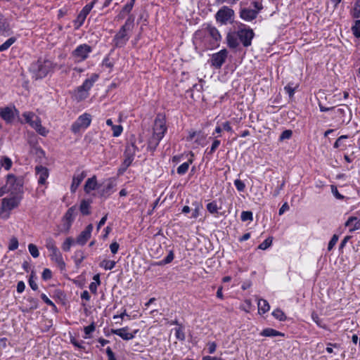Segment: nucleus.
<instances>
[{
    "label": "nucleus",
    "mask_w": 360,
    "mask_h": 360,
    "mask_svg": "<svg viewBox=\"0 0 360 360\" xmlns=\"http://www.w3.org/2000/svg\"><path fill=\"white\" fill-rule=\"evenodd\" d=\"M106 354L108 357V360H117L115 357V354L110 347L106 348Z\"/></svg>",
    "instance_id": "nucleus-64"
},
{
    "label": "nucleus",
    "mask_w": 360,
    "mask_h": 360,
    "mask_svg": "<svg viewBox=\"0 0 360 360\" xmlns=\"http://www.w3.org/2000/svg\"><path fill=\"white\" fill-rule=\"evenodd\" d=\"M42 300L49 306L55 307L54 303L44 293L41 295Z\"/></svg>",
    "instance_id": "nucleus-60"
},
{
    "label": "nucleus",
    "mask_w": 360,
    "mask_h": 360,
    "mask_svg": "<svg viewBox=\"0 0 360 360\" xmlns=\"http://www.w3.org/2000/svg\"><path fill=\"white\" fill-rule=\"evenodd\" d=\"M85 255L83 251L77 250L74 255V259L76 266H79L83 260L85 259Z\"/></svg>",
    "instance_id": "nucleus-30"
},
{
    "label": "nucleus",
    "mask_w": 360,
    "mask_h": 360,
    "mask_svg": "<svg viewBox=\"0 0 360 360\" xmlns=\"http://www.w3.org/2000/svg\"><path fill=\"white\" fill-rule=\"evenodd\" d=\"M233 16V10L226 6H222L215 14L217 22L221 25H226L232 22Z\"/></svg>",
    "instance_id": "nucleus-6"
},
{
    "label": "nucleus",
    "mask_w": 360,
    "mask_h": 360,
    "mask_svg": "<svg viewBox=\"0 0 360 360\" xmlns=\"http://www.w3.org/2000/svg\"><path fill=\"white\" fill-rule=\"evenodd\" d=\"M52 276V272L49 269H44L42 272V278L44 280H49Z\"/></svg>",
    "instance_id": "nucleus-57"
},
{
    "label": "nucleus",
    "mask_w": 360,
    "mask_h": 360,
    "mask_svg": "<svg viewBox=\"0 0 360 360\" xmlns=\"http://www.w3.org/2000/svg\"><path fill=\"white\" fill-rule=\"evenodd\" d=\"M345 225L349 228V232H353L360 229V219H358L356 217H350Z\"/></svg>",
    "instance_id": "nucleus-22"
},
{
    "label": "nucleus",
    "mask_w": 360,
    "mask_h": 360,
    "mask_svg": "<svg viewBox=\"0 0 360 360\" xmlns=\"http://www.w3.org/2000/svg\"><path fill=\"white\" fill-rule=\"evenodd\" d=\"M128 330V327H124L119 329H112L111 333L120 336L124 340H130L135 337V335L138 333L139 330H134L132 333H129Z\"/></svg>",
    "instance_id": "nucleus-13"
},
{
    "label": "nucleus",
    "mask_w": 360,
    "mask_h": 360,
    "mask_svg": "<svg viewBox=\"0 0 360 360\" xmlns=\"http://www.w3.org/2000/svg\"><path fill=\"white\" fill-rule=\"evenodd\" d=\"M338 240V236L337 235L334 234L328 243V251H330L333 248V247L337 243Z\"/></svg>",
    "instance_id": "nucleus-51"
},
{
    "label": "nucleus",
    "mask_w": 360,
    "mask_h": 360,
    "mask_svg": "<svg viewBox=\"0 0 360 360\" xmlns=\"http://www.w3.org/2000/svg\"><path fill=\"white\" fill-rule=\"evenodd\" d=\"M19 203L20 198L16 196L10 198H4L1 202V212L11 211L17 207Z\"/></svg>",
    "instance_id": "nucleus-12"
},
{
    "label": "nucleus",
    "mask_w": 360,
    "mask_h": 360,
    "mask_svg": "<svg viewBox=\"0 0 360 360\" xmlns=\"http://www.w3.org/2000/svg\"><path fill=\"white\" fill-rule=\"evenodd\" d=\"M96 329V325L94 322H92L89 326L84 327V331L85 333L84 338H89V335L93 333Z\"/></svg>",
    "instance_id": "nucleus-41"
},
{
    "label": "nucleus",
    "mask_w": 360,
    "mask_h": 360,
    "mask_svg": "<svg viewBox=\"0 0 360 360\" xmlns=\"http://www.w3.org/2000/svg\"><path fill=\"white\" fill-rule=\"evenodd\" d=\"M30 126L34 129L40 135L44 136H46L48 131L41 125V120L37 115H36Z\"/></svg>",
    "instance_id": "nucleus-18"
},
{
    "label": "nucleus",
    "mask_w": 360,
    "mask_h": 360,
    "mask_svg": "<svg viewBox=\"0 0 360 360\" xmlns=\"http://www.w3.org/2000/svg\"><path fill=\"white\" fill-rule=\"evenodd\" d=\"M98 79V75L94 73L89 78L86 79L80 86L78 87V93L81 94L79 96L80 99H82L87 96L88 91L92 87Z\"/></svg>",
    "instance_id": "nucleus-10"
},
{
    "label": "nucleus",
    "mask_w": 360,
    "mask_h": 360,
    "mask_svg": "<svg viewBox=\"0 0 360 360\" xmlns=\"http://www.w3.org/2000/svg\"><path fill=\"white\" fill-rule=\"evenodd\" d=\"M174 256L173 252L169 251L168 255L165 259H163L162 260H161L158 262H156L155 264L159 265V266L167 264L172 262V261L174 259Z\"/></svg>",
    "instance_id": "nucleus-32"
},
{
    "label": "nucleus",
    "mask_w": 360,
    "mask_h": 360,
    "mask_svg": "<svg viewBox=\"0 0 360 360\" xmlns=\"http://www.w3.org/2000/svg\"><path fill=\"white\" fill-rule=\"evenodd\" d=\"M93 228L94 226L91 224H89L86 229L78 236L76 240V243L80 245H85L91 236Z\"/></svg>",
    "instance_id": "nucleus-14"
},
{
    "label": "nucleus",
    "mask_w": 360,
    "mask_h": 360,
    "mask_svg": "<svg viewBox=\"0 0 360 360\" xmlns=\"http://www.w3.org/2000/svg\"><path fill=\"white\" fill-rule=\"evenodd\" d=\"M16 41L15 37H11L8 39L4 44L0 46V51H4L13 44Z\"/></svg>",
    "instance_id": "nucleus-33"
},
{
    "label": "nucleus",
    "mask_w": 360,
    "mask_h": 360,
    "mask_svg": "<svg viewBox=\"0 0 360 360\" xmlns=\"http://www.w3.org/2000/svg\"><path fill=\"white\" fill-rule=\"evenodd\" d=\"M86 16V14L82 13V11L79 12L77 18L74 20L75 28L76 30L79 29L84 24Z\"/></svg>",
    "instance_id": "nucleus-29"
},
{
    "label": "nucleus",
    "mask_w": 360,
    "mask_h": 360,
    "mask_svg": "<svg viewBox=\"0 0 360 360\" xmlns=\"http://www.w3.org/2000/svg\"><path fill=\"white\" fill-rule=\"evenodd\" d=\"M18 244L19 243H18V240L17 238H15V237L11 238L9 241L8 250H16L18 248Z\"/></svg>",
    "instance_id": "nucleus-47"
},
{
    "label": "nucleus",
    "mask_w": 360,
    "mask_h": 360,
    "mask_svg": "<svg viewBox=\"0 0 360 360\" xmlns=\"http://www.w3.org/2000/svg\"><path fill=\"white\" fill-rule=\"evenodd\" d=\"M175 335L177 339L184 340L185 339V335L181 328H175Z\"/></svg>",
    "instance_id": "nucleus-56"
},
{
    "label": "nucleus",
    "mask_w": 360,
    "mask_h": 360,
    "mask_svg": "<svg viewBox=\"0 0 360 360\" xmlns=\"http://www.w3.org/2000/svg\"><path fill=\"white\" fill-rule=\"evenodd\" d=\"M74 240L72 238H67L62 245V249L65 252H68L70 250Z\"/></svg>",
    "instance_id": "nucleus-38"
},
{
    "label": "nucleus",
    "mask_w": 360,
    "mask_h": 360,
    "mask_svg": "<svg viewBox=\"0 0 360 360\" xmlns=\"http://www.w3.org/2000/svg\"><path fill=\"white\" fill-rule=\"evenodd\" d=\"M112 130L113 132L112 133L113 136L117 137L121 135V134L123 131V127L122 125H114L112 127Z\"/></svg>",
    "instance_id": "nucleus-50"
},
{
    "label": "nucleus",
    "mask_w": 360,
    "mask_h": 360,
    "mask_svg": "<svg viewBox=\"0 0 360 360\" xmlns=\"http://www.w3.org/2000/svg\"><path fill=\"white\" fill-rule=\"evenodd\" d=\"M35 172L38 178L39 184L44 185L47 178L49 177L48 169L44 166L38 165L35 167Z\"/></svg>",
    "instance_id": "nucleus-15"
},
{
    "label": "nucleus",
    "mask_w": 360,
    "mask_h": 360,
    "mask_svg": "<svg viewBox=\"0 0 360 360\" xmlns=\"http://www.w3.org/2000/svg\"><path fill=\"white\" fill-rule=\"evenodd\" d=\"M284 90L289 95L290 97H292L295 94V88L292 87L290 84L284 87Z\"/></svg>",
    "instance_id": "nucleus-59"
},
{
    "label": "nucleus",
    "mask_w": 360,
    "mask_h": 360,
    "mask_svg": "<svg viewBox=\"0 0 360 360\" xmlns=\"http://www.w3.org/2000/svg\"><path fill=\"white\" fill-rule=\"evenodd\" d=\"M116 262L115 261L103 259L100 263V266L105 270H111L115 266Z\"/></svg>",
    "instance_id": "nucleus-31"
},
{
    "label": "nucleus",
    "mask_w": 360,
    "mask_h": 360,
    "mask_svg": "<svg viewBox=\"0 0 360 360\" xmlns=\"http://www.w3.org/2000/svg\"><path fill=\"white\" fill-rule=\"evenodd\" d=\"M86 173L84 171L81 172L80 173H75L72 178V182L70 186V191L72 193H75L82 181L86 177Z\"/></svg>",
    "instance_id": "nucleus-16"
},
{
    "label": "nucleus",
    "mask_w": 360,
    "mask_h": 360,
    "mask_svg": "<svg viewBox=\"0 0 360 360\" xmlns=\"http://www.w3.org/2000/svg\"><path fill=\"white\" fill-rule=\"evenodd\" d=\"M354 35L356 37H360V20L355 21L354 25L352 27Z\"/></svg>",
    "instance_id": "nucleus-44"
},
{
    "label": "nucleus",
    "mask_w": 360,
    "mask_h": 360,
    "mask_svg": "<svg viewBox=\"0 0 360 360\" xmlns=\"http://www.w3.org/2000/svg\"><path fill=\"white\" fill-rule=\"evenodd\" d=\"M257 15V11L251 8H243L240 11V16L246 21L254 20Z\"/></svg>",
    "instance_id": "nucleus-19"
},
{
    "label": "nucleus",
    "mask_w": 360,
    "mask_h": 360,
    "mask_svg": "<svg viewBox=\"0 0 360 360\" xmlns=\"http://www.w3.org/2000/svg\"><path fill=\"white\" fill-rule=\"evenodd\" d=\"M46 248L50 252V257L52 261L56 262L60 269H64L65 263L63 259L62 254L56 245V242L51 238L46 240Z\"/></svg>",
    "instance_id": "nucleus-5"
},
{
    "label": "nucleus",
    "mask_w": 360,
    "mask_h": 360,
    "mask_svg": "<svg viewBox=\"0 0 360 360\" xmlns=\"http://www.w3.org/2000/svg\"><path fill=\"white\" fill-rule=\"evenodd\" d=\"M91 122V115L88 113H84L82 115H80L77 119V120L72 124L71 129L75 134H77L82 129H86L90 125Z\"/></svg>",
    "instance_id": "nucleus-7"
},
{
    "label": "nucleus",
    "mask_w": 360,
    "mask_h": 360,
    "mask_svg": "<svg viewBox=\"0 0 360 360\" xmlns=\"http://www.w3.org/2000/svg\"><path fill=\"white\" fill-rule=\"evenodd\" d=\"M119 248L120 245L117 242H113L110 245V251L113 255L117 252Z\"/></svg>",
    "instance_id": "nucleus-61"
},
{
    "label": "nucleus",
    "mask_w": 360,
    "mask_h": 360,
    "mask_svg": "<svg viewBox=\"0 0 360 360\" xmlns=\"http://www.w3.org/2000/svg\"><path fill=\"white\" fill-rule=\"evenodd\" d=\"M133 6H134V4L133 2H129L128 4H127L123 8H122V11L120 12V15H118V17L120 18H123L124 17V14L125 13H129L131 12V11L132 10L133 8Z\"/></svg>",
    "instance_id": "nucleus-37"
},
{
    "label": "nucleus",
    "mask_w": 360,
    "mask_h": 360,
    "mask_svg": "<svg viewBox=\"0 0 360 360\" xmlns=\"http://www.w3.org/2000/svg\"><path fill=\"white\" fill-rule=\"evenodd\" d=\"M228 55L226 49H222L220 51L214 53L212 56V65L216 68H220L224 63Z\"/></svg>",
    "instance_id": "nucleus-11"
},
{
    "label": "nucleus",
    "mask_w": 360,
    "mask_h": 360,
    "mask_svg": "<svg viewBox=\"0 0 360 360\" xmlns=\"http://www.w3.org/2000/svg\"><path fill=\"white\" fill-rule=\"evenodd\" d=\"M28 250H29L30 255L34 258H37L39 256V252L38 248L35 245H34L32 243L29 244L28 245Z\"/></svg>",
    "instance_id": "nucleus-40"
},
{
    "label": "nucleus",
    "mask_w": 360,
    "mask_h": 360,
    "mask_svg": "<svg viewBox=\"0 0 360 360\" xmlns=\"http://www.w3.org/2000/svg\"><path fill=\"white\" fill-rule=\"evenodd\" d=\"M11 166H12V161L8 157H4L0 161V169H1V167H4L5 168V169L8 170L11 169Z\"/></svg>",
    "instance_id": "nucleus-34"
},
{
    "label": "nucleus",
    "mask_w": 360,
    "mask_h": 360,
    "mask_svg": "<svg viewBox=\"0 0 360 360\" xmlns=\"http://www.w3.org/2000/svg\"><path fill=\"white\" fill-rule=\"evenodd\" d=\"M191 162V161H188V162H184L181 165H179L176 169L177 173L180 175H183V174H186L188 169Z\"/></svg>",
    "instance_id": "nucleus-36"
},
{
    "label": "nucleus",
    "mask_w": 360,
    "mask_h": 360,
    "mask_svg": "<svg viewBox=\"0 0 360 360\" xmlns=\"http://www.w3.org/2000/svg\"><path fill=\"white\" fill-rule=\"evenodd\" d=\"M22 117L25 118V122L30 125L33 120H34L36 115L32 112H25L22 114Z\"/></svg>",
    "instance_id": "nucleus-42"
},
{
    "label": "nucleus",
    "mask_w": 360,
    "mask_h": 360,
    "mask_svg": "<svg viewBox=\"0 0 360 360\" xmlns=\"http://www.w3.org/2000/svg\"><path fill=\"white\" fill-rule=\"evenodd\" d=\"M217 344L214 342H209L207 344L208 352L213 354L216 351Z\"/></svg>",
    "instance_id": "nucleus-63"
},
{
    "label": "nucleus",
    "mask_w": 360,
    "mask_h": 360,
    "mask_svg": "<svg viewBox=\"0 0 360 360\" xmlns=\"http://www.w3.org/2000/svg\"><path fill=\"white\" fill-rule=\"evenodd\" d=\"M260 335L264 337L283 336V334L281 332L270 328L264 329Z\"/></svg>",
    "instance_id": "nucleus-26"
},
{
    "label": "nucleus",
    "mask_w": 360,
    "mask_h": 360,
    "mask_svg": "<svg viewBox=\"0 0 360 360\" xmlns=\"http://www.w3.org/2000/svg\"><path fill=\"white\" fill-rule=\"evenodd\" d=\"M271 243L272 238L269 237L259 245V248L261 250H266L271 245Z\"/></svg>",
    "instance_id": "nucleus-49"
},
{
    "label": "nucleus",
    "mask_w": 360,
    "mask_h": 360,
    "mask_svg": "<svg viewBox=\"0 0 360 360\" xmlns=\"http://www.w3.org/2000/svg\"><path fill=\"white\" fill-rule=\"evenodd\" d=\"M115 184L111 179L108 180L107 185L101 190V196H109L111 194V190L115 187Z\"/></svg>",
    "instance_id": "nucleus-28"
},
{
    "label": "nucleus",
    "mask_w": 360,
    "mask_h": 360,
    "mask_svg": "<svg viewBox=\"0 0 360 360\" xmlns=\"http://www.w3.org/2000/svg\"><path fill=\"white\" fill-rule=\"evenodd\" d=\"M91 200H82L80 202L79 210L83 215H89L90 214V208H91Z\"/></svg>",
    "instance_id": "nucleus-25"
},
{
    "label": "nucleus",
    "mask_w": 360,
    "mask_h": 360,
    "mask_svg": "<svg viewBox=\"0 0 360 360\" xmlns=\"http://www.w3.org/2000/svg\"><path fill=\"white\" fill-rule=\"evenodd\" d=\"M139 150L134 142L128 143L126 146L124 156H130L134 158L136 152Z\"/></svg>",
    "instance_id": "nucleus-24"
},
{
    "label": "nucleus",
    "mask_w": 360,
    "mask_h": 360,
    "mask_svg": "<svg viewBox=\"0 0 360 360\" xmlns=\"http://www.w3.org/2000/svg\"><path fill=\"white\" fill-rule=\"evenodd\" d=\"M98 183L96 176L94 175L91 178H89L84 184V190L86 193H89L91 191H94L97 188Z\"/></svg>",
    "instance_id": "nucleus-20"
},
{
    "label": "nucleus",
    "mask_w": 360,
    "mask_h": 360,
    "mask_svg": "<svg viewBox=\"0 0 360 360\" xmlns=\"http://www.w3.org/2000/svg\"><path fill=\"white\" fill-rule=\"evenodd\" d=\"M207 211L211 214H217L219 207L217 206V204L215 201H212L209 202L207 206Z\"/></svg>",
    "instance_id": "nucleus-35"
},
{
    "label": "nucleus",
    "mask_w": 360,
    "mask_h": 360,
    "mask_svg": "<svg viewBox=\"0 0 360 360\" xmlns=\"http://www.w3.org/2000/svg\"><path fill=\"white\" fill-rule=\"evenodd\" d=\"M166 131L167 127L164 118L160 117H156L153 127V134L152 137L148 141V147L150 148V150H154L156 148L160 141L163 138Z\"/></svg>",
    "instance_id": "nucleus-3"
},
{
    "label": "nucleus",
    "mask_w": 360,
    "mask_h": 360,
    "mask_svg": "<svg viewBox=\"0 0 360 360\" xmlns=\"http://www.w3.org/2000/svg\"><path fill=\"white\" fill-rule=\"evenodd\" d=\"M134 18L130 15L125 23L121 27L118 32L115 35L113 42L116 47H123L129 39L128 32L134 25Z\"/></svg>",
    "instance_id": "nucleus-4"
},
{
    "label": "nucleus",
    "mask_w": 360,
    "mask_h": 360,
    "mask_svg": "<svg viewBox=\"0 0 360 360\" xmlns=\"http://www.w3.org/2000/svg\"><path fill=\"white\" fill-rule=\"evenodd\" d=\"M240 218L243 221H252V212L250 211H243L240 215Z\"/></svg>",
    "instance_id": "nucleus-43"
},
{
    "label": "nucleus",
    "mask_w": 360,
    "mask_h": 360,
    "mask_svg": "<svg viewBox=\"0 0 360 360\" xmlns=\"http://www.w3.org/2000/svg\"><path fill=\"white\" fill-rule=\"evenodd\" d=\"M75 207H71L69 208L65 214V218L67 220L71 221L73 220V215L75 214Z\"/></svg>",
    "instance_id": "nucleus-53"
},
{
    "label": "nucleus",
    "mask_w": 360,
    "mask_h": 360,
    "mask_svg": "<svg viewBox=\"0 0 360 360\" xmlns=\"http://www.w3.org/2000/svg\"><path fill=\"white\" fill-rule=\"evenodd\" d=\"M36 278H37L34 276V273L32 272L29 278V285L33 290H37L38 289V285L35 281Z\"/></svg>",
    "instance_id": "nucleus-48"
},
{
    "label": "nucleus",
    "mask_w": 360,
    "mask_h": 360,
    "mask_svg": "<svg viewBox=\"0 0 360 360\" xmlns=\"http://www.w3.org/2000/svg\"><path fill=\"white\" fill-rule=\"evenodd\" d=\"M331 191L333 193V194L334 195V196L337 198V199H340V200H342L344 198V196L342 195H341L338 191V188L336 186H331Z\"/></svg>",
    "instance_id": "nucleus-58"
},
{
    "label": "nucleus",
    "mask_w": 360,
    "mask_h": 360,
    "mask_svg": "<svg viewBox=\"0 0 360 360\" xmlns=\"http://www.w3.org/2000/svg\"><path fill=\"white\" fill-rule=\"evenodd\" d=\"M254 36L253 30L243 25L240 26L237 31L228 33L226 36L227 44L229 48L236 49L241 42L245 47H248L251 45Z\"/></svg>",
    "instance_id": "nucleus-1"
},
{
    "label": "nucleus",
    "mask_w": 360,
    "mask_h": 360,
    "mask_svg": "<svg viewBox=\"0 0 360 360\" xmlns=\"http://www.w3.org/2000/svg\"><path fill=\"white\" fill-rule=\"evenodd\" d=\"M55 68L53 63L48 59H39L32 63L30 70L33 77L36 79L45 77L49 72H52Z\"/></svg>",
    "instance_id": "nucleus-2"
},
{
    "label": "nucleus",
    "mask_w": 360,
    "mask_h": 360,
    "mask_svg": "<svg viewBox=\"0 0 360 360\" xmlns=\"http://www.w3.org/2000/svg\"><path fill=\"white\" fill-rule=\"evenodd\" d=\"M292 135V131L290 129L283 131L279 137V141H283L285 139H290Z\"/></svg>",
    "instance_id": "nucleus-45"
},
{
    "label": "nucleus",
    "mask_w": 360,
    "mask_h": 360,
    "mask_svg": "<svg viewBox=\"0 0 360 360\" xmlns=\"http://www.w3.org/2000/svg\"><path fill=\"white\" fill-rule=\"evenodd\" d=\"M96 0H94L92 2H91L90 4H86L82 9V12L88 15V14L90 13V11H91V9L93 8L95 3H96Z\"/></svg>",
    "instance_id": "nucleus-52"
},
{
    "label": "nucleus",
    "mask_w": 360,
    "mask_h": 360,
    "mask_svg": "<svg viewBox=\"0 0 360 360\" xmlns=\"http://www.w3.org/2000/svg\"><path fill=\"white\" fill-rule=\"evenodd\" d=\"M234 185L238 191H243L245 188V184L240 179H236Z\"/></svg>",
    "instance_id": "nucleus-54"
},
{
    "label": "nucleus",
    "mask_w": 360,
    "mask_h": 360,
    "mask_svg": "<svg viewBox=\"0 0 360 360\" xmlns=\"http://www.w3.org/2000/svg\"><path fill=\"white\" fill-rule=\"evenodd\" d=\"M205 136L202 131H198V134L195 136V143H197L198 145H203L205 143Z\"/></svg>",
    "instance_id": "nucleus-46"
},
{
    "label": "nucleus",
    "mask_w": 360,
    "mask_h": 360,
    "mask_svg": "<svg viewBox=\"0 0 360 360\" xmlns=\"http://www.w3.org/2000/svg\"><path fill=\"white\" fill-rule=\"evenodd\" d=\"M134 158L130 156H125V159L123 161V166H125V168H128L132 163Z\"/></svg>",
    "instance_id": "nucleus-62"
},
{
    "label": "nucleus",
    "mask_w": 360,
    "mask_h": 360,
    "mask_svg": "<svg viewBox=\"0 0 360 360\" xmlns=\"http://www.w3.org/2000/svg\"><path fill=\"white\" fill-rule=\"evenodd\" d=\"M272 315L274 316V317H275L276 319H278L279 321H285L286 319V316L283 312V311H281L279 309H275L272 312Z\"/></svg>",
    "instance_id": "nucleus-39"
},
{
    "label": "nucleus",
    "mask_w": 360,
    "mask_h": 360,
    "mask_svg": "<svg viewBox=\"0 0 360 360\" xmlns=\"http://www.w3.org/2000/svg\"><path fill=\"white\" fill-rule=\"evenodd\" d=\"M0 34L4 36L10 34L9 25L1 14H0Z\"/></svg>",
    "instance_id": "nucleus-23"
},
{
    "label": "nucleus",
    "mask_w": 360,
    "mask_h": 360,
    "mask_svg": "<svg viewBox=\"0 0 360 360\" xmlns=\"http://www.w3.org/2000/svg\"><path fill=\"white\" fill-rule=\"evenodd\" d=\"M0 116L7 122H11L14 119V114L9 107L0 108Z\"/></svg>",
    "instance_id": "nucleus-21"
},
{
    "label": "nucleus",
    "mask_w": 360,
    "mask_h": 360,
    "mask_svg": "<svg viewBox=\"0 0 360 360\" xmlns=\"http://www.w3.org/2000/svg\"><path fill=\"white\" fill-rule=\"evenodd\" d=\"M220 143H221V141L219 140H217V139L214 140L208 153L210 155L214 153V151L217 150V148L220 145Z\"/></svg>",
    "instance_id": "nucleus-55"
},
{
    "label": "nucleus",
    "mask_w": 360,
    "mask_h": 360,
    "mask_svg": "<svg viewBox=\"0 0 360 360\" xmlns=\"http://www.w3.org/2000/svg\"><path fill=\"white\" fill-rule=\"evenodd\" d=\"M205 32L207 36L212 38L214 44L215 43H218L221 40V34L216 27L212 25H208L205 29Z\"/></svg>",
    "instance_id": "nucleus-17"
},
{
    "label": "nucleus",
    "mask_w": 360,
    "mask_h": 360,
    "mask_svg": "<svg viewBox=\"0 0 360 360\" xmlns=\"http://www.w3.org/2000/svg\"><path fill=\"white\" fill-rule=\"evenodd\" d=\"M92 51V48L86 44L79 45L72 53V56L77 62H82L86 60L90 53Z\"/></svg>",
    "instance_id": "nucleus-8"
},
{
    "label": "nucleus",
    "mask_w": 360,
    "mask_h": 360,
    "mask_svg": "<svg viewBox=\"0 0 360 360\" xmlns=\"http://www.w3.org/2000/svg\"><path fill=\"white\" fill-rule=\"evenodd\" d=\"M6 186L8 191L11 193H20L22 188V181L18 179L14 175L8 174L7 176V180Z\"/></svg>",
    "instance_id": "nucleus-9"
},
{
    "label": "nucleus",
    "mask_w": 360,
    "mask_h": 360,
    "mask_svg": "<svg viewBox=\"0 0 360 360\" xmlns=\"http://www.w3.org/2000/svg\"><path fill=\"white\" fill-rule=\"evenodd\" d=\"M257 306L259 314H265L270 309V306L268 302L264 299H259L258 300Z\"/></svg>",
    "instance_id": "nucleus-27"
}]
</instances>
